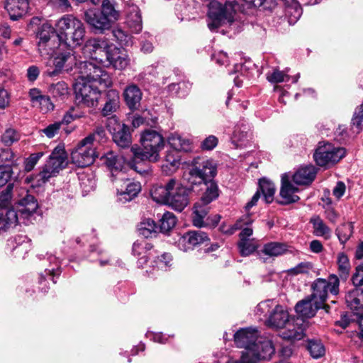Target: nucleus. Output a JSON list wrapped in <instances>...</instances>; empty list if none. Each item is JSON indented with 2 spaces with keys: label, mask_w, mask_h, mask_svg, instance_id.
<instances>
[{
  "label": "nucleus",
  "mask_w": 363,
  "mask_h": 363,
  "mask_svg": "<svg viewBox=\"0 0 363 363\" xmlns=\"http://www.w3.org/2000/svg\"><path fill=\"white\" fill-rule=\"evenodd\" d=\"M150 194L157 203L167 204L178 211H182L189 203L188 189L173 178L164 185L153 186Z\"/></svg>",
  "instance_id": "obj_1"
},
{
  "label": "nucleus",
  "mask_w": 363,
  "mask_h": 363,
  "mask_svg": "<svg viewBox=\"0 0 363 363\" xmlns=\"http://www.w3.org/2000/svg\"><path fill=\"white\" fill-rule=\"evenodd\" d=\"M55 32L61 49V47L74 48L81 45L84 40L86 30L79 18L66 14L57 21Z\"/></svg>",
  "instance_id": "obj_2"
},
{
  "label": "nucleus",
  "mask_w": 363,
  "mask_h": 363,
  "mask_svg": "<svg viewBox=\"0 0 363 363\" xmlns=\"http://www.w3.org/2000/svg\"><path fill=\"white\" fill-rule=\"evenodd\" d=\"M12 206L28 215L35 213L38 207L37 200L26 188L9 184L0 192V209H9Z\"/></svg>",
  "instance_id": "obj_3"
},
{
  "label": "nucleus",
  "mask_w": 363,
  "mask_h": 363,
  "mask_svg": "<svg viewBox=\"0 0 363 363\" xmlns=\"http://www.w3.org/2000/svg\"><path fill=\"white\" fill-rule=\"evenodd\" d=\"M142 147H132L135 161L157 162L160 152L165 145L164 137L157 131L146 129L140 135Z\"/></svg>",
  "instance_id": "obj_4"
},
{
  "label": "nucleus",
  "mask_w": 363,
  "mask_h": 363,
  "mask_svg": "<svg viewBox=\"0 0 363 363\" xmlns=\"http://www.w3.org/2000/svg\"><path fill=\"white\" fill-rule=\"evenodd\" d=\"M217 174V164L206 157H195L189 164V170L184 174V180L191 186L213 180Z\"/></svg>",
  "instance_id": "obj_5"
},
{
  "label": "nucleus",
  "mask_w": 363,
  "mask_h": 363,
  "mask_svg": "<svg viewBox=\"0 0 363 363\" xmlns=\"http://www.w3.org/2000/svg\"><path fill=\"white\" fill-rule=\"evenodd\" d=\"M208 7L207 25L211 31L217 29L225 23H230L233 21L238 4L235 1H226L222 4L217 0H201Z\"/></svg>",
  "instance_id": "obj_6"
},
{
  "label": "nucleus",
  "mask_w": 363,
  "mask_h": 363,
  "mask_svg": "<svg viewBox=\"0 0 363 363\" xmlns=\"http://www.w3.org/2000/svg\"><path fill=\"white\" fill-rule=\"evenodd\" d=\"M202 184L205 187L204 192L200 201L194 204L192 216L193 225L198 228L206 225L204 218L209 211L208 205L219 196L218 186L214 179L203 182Z\"/></svg>",
  "instance_id": "obj_7"
},
{
  "label": "nucleus",
  "mask_w": 363,
  "mask_h": 363,
  "mask_svg": "<svg viewBox=\"0 0 363 363\" xmlns=\"http://www.w3.org/2000/svg\"><path fill=\"white\" fill-rule=\"evenodd\" d=\"M79 76L76 79H82L95 84L99 83L105 87L111 86L112 81L109 74L94 62L89 61L79 62L77 66Z\"/></svg>",
  "instance_id": "obj_8"
},
{
  "label": "nucleus",
  "mask_w": 363,
  "mask_h": 363,
  "mask_svg": "<svg viewBox=\"0 0 363 363\" xmlns=\"http://www.w3.org/2000/svg\"><path fill=\"white\" fill-rule=\"evenodd\" d=\"M340 280L337 275L331 274L328 280L318 278L311 285L312 294L311 297L320 303L328 311V306L325 304L328 291L332 295L337 296L339 294Z\"/></svg>",
  "instance_id": "obj_9"
},
{
  "label": "nucleus",
  "mask_w": 363,
  "mask_h": 363,
  "mask_svg": "<svg viewBox=\"0 0 363 363\" xmlns=\"http://www.w3.org/2000/svg\"><path fill=\"white\" fill-rule=\"evenodd\" d=\"M73 89L75 99L79 104L90 108L98 106L101 92L95 84L82 79H76Z\"/></svg>",
  "instance_id": "obj_10"
},
{
  "label": "nucleus",
  "mask_w": 363,
  "mask_h": 363,
  "mask_svg": "<svg viewBox=\"0 0 363 363\" xmlns=\"http://www.w3.org/2000/svg\"><path fill=\"white\" fill-rule=\"evenodd\" d=\"M345 153L344 147L327 143L318 146L313 154V158L318 166L328 167L338 162L345 156Z\"/></svg>",
  "instance_id": "obj_11"
},
{
  "label": "nucleus",
  "mask_w": 363,
  "mask_h": 363,
  "mask_svg": "<svg viewBox=\"0 0 363 363\" xmlns=\"http://www.w3.org/2000/svg\"><path fill=\"white\" fill-rule=\"evenodd\" d=\"M94 145L82 140L71 152L72 163L79 167H85L91 164L96 157Z\"/></svg>",
  "instance_id": "obj_12"
},
{
  "label": "nucleus",
  "mask_w": 363,
  "mask_h": 363,
  "mask_svg": "<svg viewBox=\"0 0 363 363\" xmlns=\"http://www.w3.org/2000/svg\"><path fill=\"white\" fill-rule=\"evenodd\" d=\"M56 55L53 59L54 68H48L45 71L46 75L50 77L58 75L62 69L69 72L72 69L73 65H78L74 52L70 48L65 51L58 50Z\"/></svg>",
  "instance_id": "obj_13"
},
{
  "label": "nucleus",
  "mask_w": 363,
  "mask_h": 363,
  "mask_svg": "<svg viewBox=\"0 0 363 363\" xmlns=\"http://www.w3.org/2000/svg\"><path fill=\"white\" fill-rule=\"evenodd\" d=\"M111 45V43L106 38H91L86 42L83 53L96 62L104 64V57L106 56Z\"/></svg>",
  "instance_id": "obj_14"
},
{
  "label": "nucleus",
  "mask_w": 363,
  "mask_h": 363,
  "mask_svg": "<svg viewBox=\"0 0 363 363\" xmlns=\"http://www.w3.org/2000/svg\"><path fill=\"white\" fill-rule=\"evenodd\" d=\"M208 241H209V238L206 233L202 230H193L189 231L182 235H178L177 238L175 239L174 245L179 250L188 252Z\"/></svg>",
  "instance_id": "obj_15"
},
{
  "label": "nucleus",
  "mask_w": 363,
  "mask_h": 363,
  "mask_svg": "<svg viewBox=\"0 0 363 363\" xmlns=\"http://www.w3.org/2000/svg\"><path fill=\"white\" fill-rule=\"evenodd\" d=\"M246 352L258 363L261 360H269L275 353V348L269 337L260 336Z\"/></svg>",
  "instance_id": "obj_16"
},
{
  "label": "nucleus",
  "mask_w": 363,
  "mask_h": 363,
  "mask_svg": "<svg viewBox=\"0 0 363 363\" xmlns=\"http://www.w3.org/2000/svg\"><path fill=\"white\" fill-rule=\"evenodd\" d=\"M104 60V63L107 62L106 66H111L118 70L125 69L130 65V59L126 50L116 47L113 43H111L107 50Z\"/></svg>",
  "instance_id": "obj_17"
},
{
  "label": "nucleus",
  "mask_w": 363,
  "mask_h": 363,
  "mask_svg": "<svg viewBox=\"0 0 363 363\" xmlns=\"http://www.w3.org/2000/svg\"><path fill=\"white\" fill-rule=\"evenodd\" d=\"M108 128L112 135L113 140L119 147L125 148L131 144L129 128L112 119L108 122Z\"/></svg>",
  "instance_id": "obj_18"
},
{
  "label": "nucleus",
  "mask_w": 363,
  "mask_h": 363,
  "mask_svg": "<svg viewBox=\"0 0 363 363\" xmlns=\"http://www.w3.org/2000/svg\"><path fill=\"white\" fill-rule=\"evenodd\" d=\"M84 19L95 33H103L112 25L110 20H108L101 11L96 9L87 10L84 13Z\"/></svg>",
  "instance_id": "obj_19"
},
{
  "label": "nucleus",
  "mask_w": 363,
  "mask_h": 363,
  "mask_svg": "<svg viewBox=\"0 0 363 363\" xmlns=\"http://www.w3.org/2000/svg\"><path fill=\"white\" fill-rule=\"evenodd\" d=\"M123 13L125 23L133 33H138L143 29V21L140 11L137 5L128 1L124 6Z\"/></svg>",
  "instance_id": "obj_20"
},
{
  "label": "nucleus",
  "mask_w": 363,
  "mask_h": 363,
  "mask_svg": "<svg viewBox=\"0 0 363 363\" xmlns=\"http://www.w3.org/2000/svg\"><path fill=\"white\" fill-rule=\"evenodd\" d=\"M260 337L256 328H241L234 335V341L237 347L244 348V351L250 350L254 343Z\"/></svg>",
  "instance_id": "obj_21"
},
{
  "label": "nucleus",
  "mask_w": 363,
  "mask_h": 363,
  "mask_svg": "<svg viewBox=\"0 0 363 363\" xmlns=\"http://www.w3.org/2000/svg\"><path fill=\"white\" fill-rule=\"evenodd\" d=\"M304 323L302 318L290 320L280 332V337L284 340L296 341L305 335Z\"/></svg>",
  "instance_id": "obj_22"
},
{
  "label": "nucleus",
  "mask_w": 363,
  "mask_h": 363,
  "mask_svg": "<svg viewBox=\"0 0 363 363\" xmlns=\"http://www.w3.org/2000/svg\"><path fill=\"white\" fill-rule=\"evenodd\" d=\"M299 191V189L294 186L291 181V174H284L281 177V186L280 190V196L282 201L281 204H289L297 202L300 198L296 195Z\"/></svg>",
  "instance_id": "obj_23"
},
{
  "label": "nucleus",
  "mask_w": 363,
  "mask_h": 363,
  "mask_svg": "<svg viewBox=\"0 0 363 363\" xmlns=\"http://www.w3.org/2000/svg\"><path fill=\"white\" fill-rule=\"evenodd\" d=\"M288 311L283 306L277 305L266 321L267 325L276 329H282L290 321Z\"/></svg>",
  "instance_id": "obj_24"
},
{
  "label": "nucleus",
  "mask_w": 363,
  "mask_h": 363,
  "mask_svg": "<svg viewBox=\"0 0 363 363\" xmlns=\"http://www.w3.org/2000/svg\"><path fill=\"white\" fill-rule=\"evenodd\" d=\"M317 169L313 165L301 167L292 176L291 181L296 185H309L315 178Z\"/></svg>",
  "instance_id": "obj_25"
},
{
  "label": "nucleus",
  "mask_w": 363,
  "mask_h": 363,
  "mask_svg": "<svg viewBox=\"0 0 363 363\" xmlns=\"http://www.w3.org/2000/svg\"><path fill=\"white\" fill-rule=\"evenodd\" d=\"M123 96L126 105L130 110L134 111L140 107L143 93L136 84L128 85L123 91Z\"/></svg>",
  "instance_id": "obj_26"
},
{
  "label": "nucleus",
  "mask_w": 363,
  "mask_h": 363,
  "mask_svg": "<svg viewBox=\"0 0 363 363\" xmlns=\"http://www.w3.org/2000/svg\"><path fill=\"white\" fill-rule=\"evenodd\" d=\"M102 160L106 166L110 169L112 175H114V172H117L120 179H124V173L122 172L125 160L124 158L116 155L112 151L107 152L103 157Z\"/></svg>",
  "instance_id": "obj_27"
},
{
  "label": "nucleus",
  "mask_w": 363,
  "mask_h": 363,
  "mask_svg": "<svg viewBox=\"0 0 363 363\" xmlns=\"http://www.w3.org/2000/svg\"><path fill=\"white\" fill-rule=\"evenodd\" d=\"M321 308L323 307L309 296L298 302L295 306V310L302 318H311Z\"/></svg>",
  "instance_id": "obj_28"
},
{
  "label": "nucleus",
  "mask_w": 363,
  "mask_h": 363,
  "mask_svg": "<svg viewBox=\"0 0 363 363\" xmlns=\"http://www.w3.org/2000/svg\"><path fill=\"white\" fill-rule=\"evenodd\" d=\"M48 167L53 168L58 172L67 165V154L62 145H57L50 154L46 162Z\"/></svg>",
  "instance_id": "obj_29"
},
{
  "label": "nucleus",
  "mask_w": 363,
  "mask_h": 363,
  "mask_svg": "<svg viewBox=\"0 0 363 363\" xmlns=\"http://www.w3.org/2000/svg\"><path fill=\"white\" fill-rule=\"evenodd\" d=\"M37 37L39 39L38 42V50L39 53H45L46 52L45 43L52 41L57 38L55 29L48 23L43 24L37 33Z\"/></svg>",
  "instance_id": "obj_30"
},
{
  "label": "nucleus",
  "mask_w": 363,
  "mask_h": 363,
  "mask_svg": "<svg viewBox=\"0 0 363 363\" xmlns=\"http://www.w3.org/2000/svg\"><path fill=\"white\" fill-rule=\"evenodd\" d=\"M106 101L101 110L104 116H108L116 112L120 108V95L116 89H109L106 92Z\"/></svg>",
  "instance_id": "obj_31"
},
{
  "label": "nucleus",
  "mask_w": 363,
  "mask_h": 363,
  "mask_svg": "<svg viewBox=\"0 0 363 363\" xmlns=\"http://www.w3.org/2000/svg\"><path fill=\"white\" fill-rule=\"evenodd\" d=\"M28 8V0H7L5 4V9L13 21L22 17L26 13Z\"/></svg>",
  "instance_id": "obj_32"
},
{
  "label": "nucleus",
  "mask_w": 363,
  "mask_h": 363,
  "mask_svg": "<svg viewBox=\"0 0 363 363\" xmlns=\"http://www.w3.org/2000/svg\"><path fill=\"white\" fill-rule=\"evenodd\" d=\"M347 306L354 313H363V289L356 287L345 296Z\"/></svg>",
  "instance_id": "obj_33"
},
{
  "label": "nucleus",
  "mask_w": 363,
  "mask_h": 363,
  "mask_svg": "<svg viewBox=\"0 0 363 363\" xmlns=\"http://www.w3.org/2000/svg\"><path fill=\"white\" fill-rule=\"evenodd\" d=\"M168 143L169 145L177 151L189 152L193 149L191 140L178 133H172L168 137Z\"/></svg>",
  "instance_id": "obj_34"
},
{
  "label": "nucleus",
  "mask_w": 363,
  "mask_h": 363,
  "mask_svg": "<svg viewBox=\"0 0 363 363\" xmlns=\"http://www.w3.org/2000/svg\"><path fill=\"white\" fill-rule=\"evenodd\" d=\"M128 183L126 184L125 189L121 191L118 190L117 196L118 200L121 203H125L133 199L141 190V186L139 182H130L127 179Z\"/></svg>",
  "instance_id": "obj_35"
},
{
  "label": "nucleus",
  "mask_w": 363,
  "mask_h": 363,
  "mask_svg": "<svg viewBox=\"0 0 363 363\" xmlns=\"http://www.w3.org/2000/svg\"><path fill=\"white\" fill-rule=\"evenodd\" d=\"M302 14V9L296 0H286L285 15L290 25L295 24Z\"/></svg>",
  "instance_id": "obj_36"
},
{
  "label": "nucleus",
  "mask_w": 363,
  "mask_h": 363,
  "mask_svg": "<svg viewBox=\"0 0 363 363\" xmlns=\"http://www.w3.org/2000/svg\"><path fill=\"white\" fill-rule=\"evenodd\" d=\"M310 222L313 225L315 235L323 237L326 240L330 238L332 235L331 229L318 216L312 217Z\"/></svg>",
  "instance_id": "obj_37"
},
{
  "label": "nucleus",
  "mask_w": 363,
  "mask_h": 363,
  "mask_svg": "<svg viewBox=\"0 0 363 363\" xmlns=\"http://www.w3.org/2000/svg\"><path fill=\"white\" fill-rule=\"evenodd\" d=\"M288 250L285 243L270 242L264 245L262 252L267 256L274 257L285 254Z\"/></svg>",
  "instance_id": "obj_38"
},
{
  "label": "nucleus",
  "mask_w": 363,
  "mask_h": 363,
  "mask_svg": "<svg viewBox=\"0 0 363 363\" xmlns=\"http://www.w3.org/2000/svg\"><path fill=\"white\" fill-rule=\"evenodd\" d=\"M18 215L14 209H0V230L16 225Z\"/></svg>",
  "instance_id": "obj_39"
},
{
  "label": "nucleus",
  "mask_w": 363,
  "mask_h": 363,
  "mask_svg": "<svg viewBox=\"0 0 363 363\" xmlns=\"http://www.w3.org/2000/svg\"><path fill=\"white\" fill-rule=\"evenodd\" d=\"M101 10L103 14L107 17L108 20H110V23L112 24L117 21L121 16L119 11L116 10L114 6L113 0H101Z\"/></svg>",
  "instance_id": "obj_40"
},
{
  "label": "nucleus",
  "mask_w": 363,
  "mask_h": 363,
  "mask_svg": "<svg viewBox=\"0 0 363 363\" xmlns=\"http://www.w3.org/2000/svg\"><path fill=\"white\" fill-rule=\"evenodd\" d=\"M16 245L13 252L16 257H24L30 250V240L24 235H18L14 238Z\"/></svg>",
  "instance_id": "obj_41"
},
{
  "label": "nucleus",
  "mask_w": 363,
  "mask_h": 363,
  "mask_svg": "<svg viewBox=\"0 0 363 363\" xmlns=\"http://www.w3.org/2000/svg\"><path fill=\"white\" fill-rule=\"evenodd\" d=\"M248 130V127L244 124L235 126L231 140L236 147H242L245 142L247 140L249 137Z\"/></svg>",
  "instance_id": "obj_42"
},
{
  "label": "nucleus",
  "mask_w": 363,
  "mask_h": 363,
  "mask_svg": "<svg viewBox=\"0 0 363 363\" xmlns=\"http://www.w3.org/2000/svg\"><path fill=\"white\" fill-rule=\"evenodd\" d=\"M48 93L56 99L63 100L69 94V88L65 82H58L49 86Z\"/></svg>",
  "instance_id": "obj_43"
},
{
  "label": "nucleus",
  "mask_w": 363,
  "mask_h": 363,
  "mask_svg": "<svg viewBox=\"0 0 363 363\" xmlns=\"http://www.w3.org/2000/svg\"><path fill=\"white\" fill-rule=\"evenodd\" d=\"M259 190L262 191L266 203H270L274 200L275 193V185L267 179H261L259 182Z\"/></svg>",
  "instance_id": "obj_44"
},
{
  "label": "nucleus",
  "mask_w": 363,
  "mask_h": 363,
  "mask_svg": "<svg viewBox=\"0 0 363 363\" xmlns=\"http://www.w3.org/2000/svg\"><path fill=\"white\" fill-rule=\"evenodd\" d=\"M337 264L340 278L346 279L351 270V264L347 255L344 252L338 253L337 256Z\"/></svg>",
  "instance_id": "obj_45"
},
{
  "label": "nucleus",
  "mask_w": 363,
  "mask_h": 363,
  "mask_svg": "<svg viewBox=\"0 0 363 363\" xmlns=\"http://www.w3.org/2000/svg\"><path fill=\"white\" fill-rule=\"evenodd\" d=\"M152 245L145 240H137L133 245V255L135 257L147 255L152 256Z\"/></svg>",
  "instance_id": "obj_46"
},
{
  "label": "nucleus",
  "mask_w": 363,
  "mask_h": 363,
  "mask_svg": "<svg viewBox=\"0 0 363 363\" xmlns=\"http://www.w3.org/2000/svg\"><path fill=\"white\" fill-rule=\"evenodd\" d=\"M252 223V220L247 216H246L240 218L233 225H227L225 224L221 225L220 229L223 233L233 235L236 230L242 228L244 225H249Z\"/></svg>",
  "instance_id": "obj_47"
},
{
  "label": "nucleus",
  "mask_w": 363,
  "mask_h": 363,
  "mask_svg": "<svg viewBox=\"0 0 363 363\" xmlns=\"http://www.w3.org/2000/svg\"><path fill=\"white\" fill-rule=\"evenodd\" d=\"M336 235L341 244L345 245L353 233V225L352 223H342L335 230Z\"/></svg>",
  "instance_id": "obj_48"
},
{
  "label": "nucleus",
  "mask_w": 363,
  "mask_h": 363,
  "mask_svg": "<svg viewBox=\"0 0 363 363\" xmlns=\"http://www.w3.org/2000/svg\"><path fill=\"white\" fill-rule=\"evenodd\" d=\"M49 261L51 264H53V267H50V268H48L45 270V274L40 275L41 279H46V277H48L53 283H56V281L55 280V277H57L60 274V262L58 259L54 257L50 256L49 257Z\"/></svg>",
  "instance_id": "obj_49"
},
{
  "label": "nucleus",
  "mask_w": 363,
  "mask_h": 363,
  "mask_svg": "<svg viewBox=\"0 0 363 363\" xmlns=\"http://www.w3.org/2000/svg\"><path fill=\"white\" fill-rule=\"evenodd\" d=\"M179 164L180 160L178 156H176L173 152H167L162 169L164 172L168 174L174 172Z\"/></svg>",
  "instance_id": "obj_50"
},
{
  "label": "nucleus",
  "mask_w": 363,
  "mask_h": 363,
  "mask_svg": "<svg viewBox=\"0 0 363 363\" xmlns=\"http://www.w3.org/2000/svg\"><path fill=\"white\" fill-rule=\"evenodd\" d=\"M177 223V218L171 212L164 213L160 219V228L162 232L166 233L172 229Z\"/></svg>",
  "instance_id": "obj_51"
},
{
  "label": "nucleus",
  "mask_w": 363,
  "mask_h": 363,
  "mask_svg": "<svg viewBox=\"0 0 363 363\" xmlns=\"http://www.w3.org/2000/svg\"><path fill=\"white\" fill-rule=\"evenodd\" d=\"M115 40L121 45L128 46L132 44V36L120 27H116L112 30Z\"/></svg>",
  "instance_id": "obj_52"
},
{
  "label": "nucleus",
  "mask_w": 363,
  "mask_h": 363,
  "mask_svg": "<svg viewBox=\"0 0 363 363\" xmlns=\"http://www.w3.org/2000/svg\"><path fill=\"white\" fill-rule=\"evenodd\" d=\"M156 228L157 226L154 220L147 218L139 224L138 230L140 235L144 238H149L151 237L152 233H155Z\"/></svg>",
  "instance_id": "obj_53"
},
{
  "label": "nucleus",
  "mask_w": 363,
  "mask_h": 363,
  "mask_svg": "<svg viewBox=\"0 0 363 363\" xmlns=\"http://www.w3.org/2000/svg\"><path fill=\"white\" fill-rule=\"evenodd\" d=\"M307 348L311 355L315 359L321 357L325 352L323 345L318 340H310Z\"/></svg>",
  "instance_id": "obj_54"
},
{
  "label": "nucleus",
  "mask_w": 363,
  "mask_h": 363,
  "mask_svg": "<svg viewBox=\"0 0 363 363\" xmlns=\"http://www.w3.org/2000/svg\"><path fill=\"white\" fill-rule=\"evenodd\" d=\"M313 265L310 262H302L298 264L294 267L288 269L287 273L291 276H296L298 274H305L310 273L313 270Z\"/></svg>",
  "instance_id": "obj_55"
},
{
  "label": "nucleus",
  "mask_w": 363,
  "mask_h": 363,
  "mask_svg": "<svg viewBox=\"0 0 363 363\" xmlns=\"http://www.w3.org/2000/svg\"><path fill=\"white\" fill-rule=\"evenodd\" d=\"M172 258L170 254L164 253L160 257H157L156 259L153 261L152 267L153 268L157 267L158 269L166 271L169 267V263Z\"/></svg>",
  "instance_id": "obj_56"
},
{
  "label": "nucleus",
  "mask_w": 363,
  "mask_h": 363,
  "mask_svg": "<svg viewBox=\"0 0 363 363\" xmlns=\"http://www.w3.org/2000/svg\"><path fill=\"white\" fill-rule=\"evenodd\" d=\"M85 138V141L94 145V142L98 143H104L106 140V131L103 127H97L94 133L89 134Z\"/></svg>",
  "instance_id": "obj_57"
},
{
  "label": "nucleus",
  "mask_w": 363,
  "mask_h": 363,
  "mask_svg": "<svg viewBox=\"0 0 363 363\" xmlns=\"http://www.w3.org/2000/svg\"><path fill=\"white\" fill-rule=\"evenodd\" d=\"M59 172L48 167V164L46 163L43 169L38 174V181L41 183H45L49 181L51 177H56Z\"/></svg>",
  "instance_id": "obj_58"
},
{
  "label": "nucleus",
  "mask_w": 363,
  "mask_h": 363,
  "mask_svg": "<svg viewBox=\"0 0 363 363\" xmlns=\"http://www.w3.org/2000/svg\"><path fill=\"white\" fill-rule=\"evenodd\" d=\"M19 138L18 133L13 128L6 129L1 136V140L6 146L11 145L13 143L18 141Z\"/></svg>",
  "instance_id": "obj_59"
},
{
  "label": "nucleus",
  "mask_w": 363,
  "mask_h": 363,
  "mask_svg": "<svg viewBox=\"0 0 363 363\" xmlns=\"http://www.w3.org/2000/svg\"><path fill=\"white\" fill-rule=\"evenodd\" d=\"M13 175V171L9 165H0V188L5 186Z\"/></svg>",
  "instance_id": "obj_60"
},
{
  "label": "nucleus",
  "mask_w": 363,
  "mask_h": 363,
  "mask_svg": "<svg viewBox=\"0 0 363 363\" xmlns=\"http://www.w3.org/2000/svg\"><path fill=\"white\" fill-rule=\"evenodd\" d=\"M238 247L240 252L242 256H248L254 252L257 249L256 245L253 242V240L250 239L245 241H240L238 242Z\"/></svg>",
  "instance_id": "obj_61"
},
{
  "label": "nucleus",
  "mask_w": 363,
  "mask_h": 363,
  "mask_svg": "<svg viewBox=\"0 0 363 363\" xmlns=\"http://www.w3.org/2000/svg\"><path fill=\"white\" fill-rule=\"evenodd\" d=\"M273 306V301L271 300H267L260 302L255 308V313L259 317L266 316L267 313L272 312L271 309Z\"/></svg>",
  "instance_id": "obj_62"
},
{
  "label": "nucleus",
  "mask_w": 363,
  "mask_h": 363,
  "mask_svg": "<svg viewBox=\"0 0 363 363\" xmlns=\"http://www.w3.org/2000/svg\"><path fill=\"white\" fill-rule=\"evenodd\" d=\"M289 77L282 71L274 69L272 73L267 74V79L272 83H280L288 80Z\"/></svg>",
  "instance_id": "obj_63"
},
{
  "label": "nucleus",
  "mask_w": 363,
  "mask_h": 363,
  "mask_svg": "<svg viewBox=\"0 0 363 363\" xmlns=\"http://www.w3.org/2000/svg\"><path fill=\"white\" fill-rule=\"evenodd\" d=\"M362 121H363V103L357 107L355 112L354 113V116L352 119V125L355 126L359 130L362 128Z\"/></svg>",
  "instance_id": "obj_64"
}]
</instances>
